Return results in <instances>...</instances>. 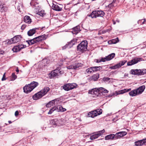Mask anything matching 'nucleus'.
<instances>
[{
	"mask_svg": "<svg viewBox=\"0 0 146 146\" xmlns=\"http://www.w3.org/2000/svg\"><path fill=\"white\" fill-rule=\"evenodd\" d=\"M80 31L79 27V26H76L73 28L72 32L73 34L76 35Z\"/></svg>",
	"mask_w": 146,
	"mask_h": 146,
	"instance_id": "c85d7f7f",
	"label": "nucleus"
},
{
	"mask_svg": "<svg viewBox=\"0 0 146 146\" xmlns=\"http://www.w3.org/2000/svg\"><path fill=\"white\" fill-rule=\"evenodd\" d=\"M96 62L97 63H99L102 62H105L104 59V58H102L100 59H96Z\"/></svg>",
	"mask_w": 146,
	"mask_h": 146,
	"instance_id": "8fccbe9b",
	"label": "nucleus"
},
{
	"mask_svg": "<svg viewBox=\"0 0 146 146\" xmlns=\"http://www.w3.org/2000/svg\"><path fill=\"white\" fill-rule=\"evenodd\" d=\"M99 90L100 95H103L104 94L107 93L108 92V90L102 87L99 88Z\"/></svg>",
	"mask_w": 146,
	"mask_h": 146,
	"instance_id": "5701e85b",
	"label": "nucleus"
},
{
	"mask_svg": "<svg viewBox=\"0 0 146 146\" xmlns=\"http://www.w3.org/2000/svg\"><path fill=\"white\" fill-rule=\"evenodd\" d=\"M130 74L138 76L142 75L141 69H132L130 70Z\"/></svg>",
	"mask_w": 146,
	"mask_h": 146,
	"instance_id": "2eb2a0df",
	"label": "nucleus"
},
{
	"mask_svg": "<svg viewBox=\"0 0 146 146\" xmlns=\"http://www.w3.org/2000/svg\"><path fill=\"white\" fill-rule=\"evenodd\" d=\"M26 42L28 43L29 45H32L35 43H36L34 38L31 40H27Z\"/></svg>",
	"mask_w": 146,
	"mask_h": 146,
	"instance_id": "c9c22d12",
	"label": "nucleus"
},
{
	"mask_svg": "<svg viewBox=\"0 0 146 146\" xmlns=\"http://www.w3.org/2000/svg\"><path fill=\"white\" fill-rule=\"evenodd\" d=\"M3 5V4H2V2L0 1V8Z\"/></svg>",
	"mask_w": 146,
	"mask_h": 146,
	"instance_id": "e2e57ef3",
	"label": "nucleus"
},
{
	"mask_svg": "<svg viewBox=\"0 0 146 146\" xmlns=\"http://www.w3.org/2000/svg\"><path fill=\"white\" fill-rule=\"evenodd\" d=\"M88 93L89 94L93 95L94 96H98L100 95L99 88H95L92 89L91 90H89Z\"/></svg>",
	"mask_w": 146,
	"mask_h": 146,
	"instance_id": "f8f14e48",
	"label": "nucleus"
},
{
	"mask_svg": "<svg viewBox=\"0 0 146 146\" xmlns=\"http://www.w3.org/2000/svg\"><path fill=\"white\" fill-rule=\"evenodd\" d=\"M82 64L80 63L75 62L71 64L70 65L67 66V68L68 69L77 70L80 67H81Z\"/></svg>",
	"mask_w": 146,
	"mask_h": 146,
	"instance_id": "6e6552de",
	"label": "nucleus"
},
{
	"mask_svg": "<svg viewBox=\"0 0 146 146\" xmlns=\"http://www.w3.org/2000/svg\"><path fill=\"white\" fill-rule=\"evenodd\" d=\"M97 113V111H95V110L91 111L88 113L87 116L88 117L94 118V117L97 116V115L96 114Z\"/></svg>",
	"mask_w": 146,
	"mask_h": 146,
	"instance_id": "412c9836",
	"label": "nucleus"
},
{
	"mask_svg": "<svg viewBox=\"0 0 146 146\" xmlns=\"http://www.w3.org/2000/svg\"><path fill=\"white\" fill-rule=\"evenodd\" d=\"M105 14L104 12L102 11H93L89 16H91L92 18H96L99 17H102Z\"/></svg>",
	"mask_w": 146,
	"mask_h": 146,
	"instance_id": "0eeeda50",
	"label": "nucleus"
},
{
	"mask_svg": "<svg viewBox=\"0 0 146 146\" xmlns=\"http://www.w3.org/2000/svg\"><path fill=\"white\" fill-rule=\"evenodd\" d=\"M36 29L35 28L27 32L28 35L29 36H32L35 33Z\"/></svg>",
	"mask_w": 146,
	"mask_h": 146,
	"instance_id": "2f4dec72",
	"label": "nucleus"
},
{
	"mask_svg": "<svg viewBox=\"0 0 146 146\" xmlns=\"http://www.w3.org/2000/svg\"><path fill=\"white\" fill-rule=\"evenodd\" d=\"M141 70L142 75L146 74V69H142Z\"/></svg>",
	"mask_w": 146,
	"mask_h": 146,
	"instance_id": "864d4df0",
	"label": "nucleus"
},
{
	"mask_svg": "<svg viewBox=\"0 0 146 146\" xmlns=\"http://www.w3.org/2000/svg\"><path fill=\"white\" fill-rule=\"evenodd\" d=\"M50 90L48 87H46L40 91L35 94L33 96L34 100H36L45 95Z\"/></svg>",
	"mask_w": 146,
	"mask_h": 146,
	"instance_id": "f257e3e1",
	"label": "nucleus"
},
{
	"mask_svg": "<svg viewBox=\"0 0 146 146\" xmlns=\"http://www.w3.org/2000/svg\"><path fill=\"white\" fill-rule=\"evenodd\" d=\"M146 20L145 19L139 20L137 21V23L140 25H142L145 23Z\"/></svg>",
	"mask_w": 146,
	"mask_h": 146,
	"instance_id": "a19ab883",
	"label": "nucleus"
},
{
	"mask_svg": "<svg viewBox=\"0 0 146 146\" xmlns=\"http://www.w3.org/2000/svg\"><path fill=\"white\" fill-rule=\"evenodd\" d=\"M105 139L106 140L109 139H115V134H111L107 135L105 137Z\"/></svg>",
	"mask_w": 146,
	"mask_h": 146,
	"instance_id": "b1692460",
	"label": "nucleus"
},
{
	"mask_svg": "<svg viewBox=\"0 0 146 146\" xmlns=\"http://www.w3.org/2000/svg\"><path fill=\"white\" fill-rule=\"evenodd\" d=\"M115 53H112L106 57H104V59L105 61H109L114 58L115 56Z\"/></svg>",
	"mask_w": 146,
	"mask_h": 146,
	"instance_id": "aec40b11",
	"label": "nucleus"
},
{
	"mask_svg": "<svg viewBox=\"0 0 146 146\" xmlns=\"http://www.w3.org/2000/svg\"><path fill=\"white\" fill-rule=\"evenodd\" d=\"M3 53H4V51L3 50H1L0 49V54H3Z\"/></svg>",
	"mask_w": 146,
	"mask_h": 146,
	"instance_id": "680f3d73",
	"label": "nucleus"
},
{
	"mask_svg": "<svg viewBox=\"0 0 146 146\" xmlns=\"http://www.w3.org/2000/svg\"><path fill=\"white\" fill-rule=\"evenodd\" d=\"M127 132L125 131L118 132L115 134V139H117L120 138L125 135L127 134Z\"/></svg>",
	"mask_w": 146,
	"mask_h": 146,
	"instance_id": "dca6fc26",
	"label": "nucleus"
},
{
	"mask_svg": "<svg viewBox=\"0 0 146 146\" xmlns=\"http://www.w3.org/2000/svg\"><path fill=\"white\" fill-rule=\"evenodd\" d=\"M50 90L48 87H46L40 91L35 94L33 96L34 100H36L45 95Z\"/></svg>",
	"mask_w": 146,
	"mask_h": 146,
	"instance_id": "f03ea898",
	"label": "nucleus"
},
{
	"mask_svg": "<svg viewBox=\"0 0 146 146\" xmlns=\"http://www.w3.org/2000/svg\"><path fill=\"white\" fill-rule=\"evenodd\" d=\"M38 14L41 16H44L45 14L42 12V11H40L38 12Z\"/></svg>",
	"mask_w": 146,
	"mask_h": 146,
	"instance_id": "5fc2aeb1",
	"label": "nucleus"
},
{
	"mask_svg": "<svg viewBox=\"0 0 146 146\" xmlns=\"http://www.w3.org/2000/svg\"><path fill=\"white\" fill-rule=\"evenodd\" d=\"M77 39H73L70 42H68L66 45L62 47V49L64 50L66 48H71L73 45H74L77 42Z\"/></svg>",
	"mask_w": 146,
	"mask_h": 146,
	"instance_id": "1a4fd4ad",
	"label": "nucleus"
},
{
	"mask_svg": "<svg viewBox=\"0 0 146 146\" xmlns=\"http://www.w3.org/2000/svg\"><path fill=\"white\" fill-rule=\"evenodd\" d=\"M13 40L12 39V38L11 39H8L7 40H6L4 42H5V44H11L14 43H13Z\"/></svg>",
	"mask_w": 146,
	"mask_h": 146,
	"instance_id": "ea45409f",
	"label": "nucleus"
},
{
	"mask_svg": "<svg viewBox=\"0 0 146 146\" xmlns=\"http://www.w3.org/2000/svg\"><path fill=\"white\" fill-rule=\"evenodd\" d=\"M26 25H25L24 24L21 27V29L22 30H24L25 29V28Z\"/></svg>",
	"mask_w": 146,
	"mask_h": 146,
	"instance_id": "4d7b16f0",
	"label": "nucleus"
},
{
	"mask_svg": "<svg viewBox=\"0 0 146 146\" xmlns=\"http://www.w3.org/2000/svg\"><path fill=\"white\" fill-rule=\"evenodd\" d=\"M105 132V131L104 129H103L102 130L100 131L95 132V134L90 137V139L92 140L97 138L98 137L102 135L103 133H104Z\"/></svg>",
	"mask_w": 146,
	"mask_h": 146,
	"instance_id": "9d476101",
	"label": "nucleus"
},
{
	"mask_svg": "<svg viewBox=\"0 0 146 146\" xmlns=\"http://www.w3.org/2000/svg\"><path fill=\"white\" fill-rule=\"evenodd\" d=\"M126 62L127 61L125 60L121 61L119 63L115 64L113 66H112L110 68L112 69H115L119 68L121 66L124 65Z\"/></svg>",
	"mask_w": 146,
	"mask_h": 146,
	"instance_id": "4468645a",
	"label": "nucleus"
},
{
	"mask_svg": "<svg viewBox=\"0 0 146 146\" xmlns=\"http://www.w3.org/2000/svg\"><path fill=\"white\" fill-rule=\"evenodd\" d=\"M24 21L26 23L30 24L32 22L31 19L29 16L26 15L25 16L23 19Z\"/></svg>",
	"mask_w": 146,
	"mask_h": 146,
	"instance_id": "4be33fe9",
	"label": "nucleus"
},
{
	"mask_svg": "<svg viewBox=\"0 0 146 146\" xmlns=\"http://www.w3.org/2000/svg\"><path fill=\"white\" fill-rule=\"evenodd\" d=\"M111 27L110 28V29H106V30H105L104 31H105V32H108L109 31H110V30H111Z\"/></svg>",
	"mask_w": 146,
	"mask_h": 146,
	"instance_id": "13d9d810",
	"label": "nucleus"
},
{
	"mask_svg": "<svg viewBox=\"0 0 146 146\" xmlns=\"http://www.w3.org/2000/svg\"><path fill=\"white\" fill-rule=\"evenodd\" d=\"M135 146H138L139 145H143L142 141L141 140L135 142Z\"/></svg>",
	"mask_w": 146,
	"mask_h": 146,
	"instance_id": "a18cd8bd",
	"label": "nucleus"
},
{
	"mask_svg": "<svg viewBox=\"0 0 146 146\" xmlns=\"http://www.w3.org/2000/svg\"><path fill=\"white\" fill-rule=\"evenodd\" d=\"M62 87L63 88L65 91H68L71 90V88H70L69 84H66Z\"/></svg>",
	"mask_w": 146,
	"mask_h": 146,
	"instance_id": "7c9ffc66",
	"label": "nucleus"
},
{
	"mask_svg": "<svg viewBox=\"0 0 146 146\" xmlns=\"http://www.w3.org/2000/svg\"><path fill=\"white\" fill-rule=\"evenodd\" d=\"M21 39L20 35L16 36L12 38L13 40V43H15L19 41Z\"/></svg>",
	"mask_w": 146,
	"mask_h": 146,
	"instance_id": "bb28decb",
	"label": "nucleus"
},
{
	"mask_svg": "<svg viewBox=\"0 0 146 146\" xmlns=\"http://www.w3.org/2000/svg\"><path fill=\"white\" fill-rule=\"evenodd\" d=\"M12 80H14L17 78V76L15 75L14 73H13L12 74Z\"/></svg>",
	"mask_w": 146,
	"mask_h": 146,
	"instance_id": "09e8293b",
	"label": "nucleus"
},
{
	"mask_svg": "<svg viewBox=\"0 0 146 146\" xmlns=\"http://www.w3.org/2000/svg\"><path fill=\"white\" fill-rule=\"evenodd\" d=\"M88 42L86 40L82 41L77 46V49L80 52L83 53L87 50Z\"/></svg>",
	"mask_w": 146,
	"mask_h": 146,
	"instance_id": "39448f33",
	"label": "nucleus"
},
{
	"mask_svg": "<svg viewBox=\"0 0 146 146\" xmlns=\"http://www.w3.org/2000/svg\"><path fill=\"white\" fill-rule=\"evenodd\" d=\"M95 111H97V113H96V114L97 115V116L100 115L102 113V110L101 109H98L96 110H95Z\"/></svg>",
	"mask_w": 146,
	"mask_h": 146,
	"instance_id": "de8ad7c7",
	"label": "nucleus"
},
{
	"mask_svg": "<svg viewBox=\"0 0 146 146\" xmlns=\"http://www.w3.org/2000/svg\"><path fill=\"white\" fill-rule=\"evenodd\" d=\"M19 114V113L18 111H17L15 112V116H17Z\"/></svg>",
	"mask_w": 146,
	"mask_h": 146,
	"instance_id": "bf43d9fd",
	"label": "nucleus"
},
{
	"mask_svg": "<svg viewBox=\"0 0 146 146\" xmlns=\"http://www.w3.org/2000/svg\"><path fill=\"white\" fill-rule=\"evenodd\" d=\"M30 5L31 6L35 9H38L37 7H38V4L34 0L31 1L30 3Z\"/></svg>",
	"mask_w": 146,
	"mask_h": 146,
	"instance_id": "a878e982",
	"label": "nucleus"
},
{
	"mask_svg": "<svg viewBox=\"0 0 146 146\" xmlns=\"http://www.w3.org/2000/svg\"><path fill=\"white\" fill-rule=\"evenodd\" d=\"M46 35H44L41 36H39L38 37L34 38L35 40L36 43L41 41L42 40H43L46 39Z\"/></svg>",
	"mask_w": 146,
	"mask_h": 146,
	"instance_id": "f3484780",
	"label": "nucleus"
},
{
	"mask_svg": "<svg viewBox=\"0 0 146 146\" xmlns=\"http://www.w3.org/2000/svg\"><path fill=\"white\" fill-rule=\"evenodd\" d=\"M5 73L3 75V77L1 79L2 81H4L6 80L5 78Z\"/></svg>",
	"mask_w": 146,
	"mask_h": 146,
	"instance_id": "6e6d98bb",
	"label": "nucleus"
},
{
	"mask_svg": "<svg viewBox=\"0 0 146 146\" xmlns=\"http://www.w3.org/2000/svg\"><path fill=\"white\" fill-rule=\"evenodd\" d=\"M51 122H52V124L54 125H59L58 122L59 121L57 119H55L53 120H52L51 121Z\"/></svg>",
	"mask_w": 146,
	"mask_h": 146,
	"instance_id": "58836bf2",
	"label": "nucleus"
},
{
	"mask_svg": "<svg viewBox=\"0 0 146 146\" xmlns=\"http://www.w3.org/2000/svg\"><path fill=\"white\" fill-rule=\"evenodd\" d=\"M50 90L48 87H46L40 91L35 94L33 96L34 100H36L45 95Z\"/></svg>",
	"mask_w": 146,
	"mask_h": 146,
	"instance_id": "7ed1b4c3",
	"label": "nucleus"
},
{
	"mask_svg": "<svg viewBox=\"0 0 146 146\" xmlns=\"http://www.w3.org/2000/svg\"><path fill=\"white\" fill-rule=\"evenodd\" d=\"M99 77V74H94L92 76L90 77V80H93L94 81H96Z\"/></svg>",
	"mask_w": 146,
	"mask_h": 146,
	"instance_id": "393cba45",
	"label": "nucleus"
},
{
	"mask_svg": "<svg viewBox=\"0 0 146 146\" xmlns=\"http://www.w3.org/2000/svg\"><path fill=\"white\" fill-rule=\"evenodd\" d=\"M128 74H125L124 76H128Z\"/></svg>",
	"mask_w": 146,
	"mask_h": 146,
	"instance_id": "338daca9",
	"label": "nucleus"
},
{
	"mask_svg": "<svg viewBox=\"0 0 146 146\" xmlns=\"http://www.w3.org/2000/svg\"><path fill=\"white\" fill-rule=\"evenodd\" d=\"M62 111H61L62 112H64L66 110V109L64 108H63L62 107Z\"/></svg>",
	"mask_w": 146,
	"mask_h": 146,
	"instance_id": "052dcab7",
	"label": "nucleus"
},
{
	"mask_svg": "<svg viewBox=\"0 0 146 146\" xmlns=\"http://www.w3.org/2000/svg\"><path fill=\"white\" fill-rule=\"evenodd\" d=\"M142 58H135L131 60L127 63L128 66H131L135 64L142 60Z\"/></svg>",
	"mask_w": 146,
	"mask_h": 146,
	"instance_id": "9b49d317",
	"label": "nucleus"
},
{
	"mask_svg": "<svg viewBox=\"0 0 146 146\" xmlns=\"http://www.w3.org/2000/svg\"><path fill=\"white\" fill-rule=\"evenodd\" d=\"M38 82L34 81L32 82L30 84L26 85L23 88L24 92L28 94L30 92L34 89L38 85Z\"/></svg>",
	"mask_w": 146,
	"mask_h": 146,
	"instance_id": "20e7f679",
	"label": "nucleus"
},
{
	"mask_svg": "<svg viewBox=\"0 0 146 146\" xmlns=\"http://www.w3.org/2000/svg\"><path fill=\"white\" fill-rule=\"evenodd\" d=\"M119 40L118 38H117L115 39H113L109 40L108 42L109 44H116L119 42Z\"/></svg>",
	"mask_w": 146,
	"mask_h": 146,
	"instance_id": "72a5a7b5",
	"label": "nucleus"
},
{
	"mask_svg": "<svg viewBox=\"0 0 146 146\" xmlns=\"http://www.w3.org/2000/svg\"><path fill=\"white\" fill-rule=\"evenodd\" d=\"M55 110L56 111V107H54L50 110L49 112H48V114H51Z\"/></svg>",
	"mask_w": 146,
	"mask_h": 146,
	"instance_id": "c03bdc74",
	"label": "nucleus"
},
{
	"mask_svg": "<svg viewBox=\"0 0 146 146\" xmlns=\"http://www.w3.org/2000/svg\"><path fill=\"white\" fill-rule=\"evenodd\" d=\"M129 94L130 96H134L138 95V93L136 91V89L133 90L130 92L129 93Z\"/></svg>",
	"mask_w": 146,
	"mask_h": 146,
	"instance_id": "473e14b6",
	"label": "nucleus"
},
{
	"mask_svg": "<svg viewBox=\"0 0 146 146\" xmlns=\"http://www.w3.org/2000/svg\"><path fill=\"white\" fill-rule=\"evenodd\" d=\"M131 90V89H127L122 90L118 91H116L117 95L123 94L125 92H129Z\"/></svg>",
	"mask_w": 146,
	"mask_h": 146,
	"instance_id": "cd10ccee",
	"label": "nucleus"
},
{
	"mask_svg": "<svg viewBox=\"0 0 146 146\" xmlns=\"http://www.w3.org/2000/svg\"><path fill=\"white\" fill-rule=\"evenodd\" d=\"M113 24H115L116 23L115 22V21L114 20H113Z\"/></svg>",
	"mask_w": 146,
	"mask_h": 146,
	"instance_id": "774afa93",
	"label": "nucleus"
},
{
	"mask_svg": "<svg viewBox=\"0 0 146 146\" xmlns=\"http://www.w3.org/2000/svg\"><path fill=\"white\" fill-rule=\"evenodd\" d=\"M145 88V86L144 85L140 86L139 88L136 89V91L138 94H141L144 91Z\"/></svg>",
	"mask_w": 146,
	"mask_h": 146,
	"instance_id": "6ab92c4d",
	"label": "nucleus"
},
{
	"mask_svg": "<svg viewBox=\"0 0 146 146\" xmlns=\"http://www.w3.org/2000/svg\"><path fill=\"white\" fill-rule=\"evenodd\" d=\"M26 47V45L21 44L15 46L12 49L13 51L14 52H17L21 50V49Z\"/></svg>",
	"mask_w": 146,
	"mask_h": 146,
	"instance_id": "ddd939ff",
	"label": "nucleus"
},
{
	"mask_svg": "<svg viewBox=\"0 0 146 146\" xmlns=\"http://www.w3.org/2000/svg\"><path fill=\"white\" fill-rule=\"evenodd\" d=\"M92 67H91L86 70V72L88 73H91L92 72H93V69L92 68Z\"/></svg>",
	"mask_w": 146,
	"mask_h": 146,
	"instance_id": "37998d69",
	"label": "nucleus"
},
{
	"mask_svg": "<svg viewBox=\"0 0 146 146\" xmlns=\"http://www.w3.org/2000/svg\"><path fill=\"white\" fill-rule=\"evenodd\" d=\"M56 111L57 112L61 111H62V106H58L56 107Z\"/></svg>",
	"mask_w": 146,
	"mask_h": 146,
	"instance_id": "49530a36",
	"label": "nucleus"
},
{
	"mask_svg": "<svg viewBox=\"0 0 146 146\" xmlns=\"http://www.w3.org/2000/svg\"><path fill=\"white\" fill-rule=\"evenodd\" d=\"M115 2H113L110 4H109L108 6H106V7L107 8H108V11H110L111 9H112V8L114 6V4Z\"/></svg>",
	"mask_w": 146,
	"mask_h": 146,
	"instance_id": "4c0bfd02",
	"label": "nucleus"
},
{
	"mask_svg": "<svg viewBox=\"0 0 146 146\" xmlns=\"http://www.w3.org/2000/svg\"><path fill=\"white\" fill-rule=\"evenodd\" d=\"M102 80L104 81L107 82L110 80V78L108 77H104Z\"/></svg>",
	"mask_w": 146,
	"mask_h": 146,
	"instance_id": "603ef678",
	"label": "nucleus"
},
{
	"mask_svg": "<svg viewBox=\"0 0 146 146\" xmlns=\"http://www.w3.org/2000/svg\"><path fill=\"white\" fill-rule=\"evenodd\" d=\"M17 9L19 11H20V9L19 8V7L18 6L17 7Z\"/></svg>",
	"mask_w": 146,
	"mask_h": 146,
	"instance_id": "69168bd1",
	"label": "nucleus"
},
{
	"mask_svg": "<svg viewBox=\"0 0 146 146\" xmlns=\"http://www.w3.org/2000/svg\"><path fill=\"white\" fill-rule=\"evenodd\" d=\"M69 85L70 86V88H71V90L75 88H76L77 85L76 84L73 83L72 84H69Z\"/></svg>",
	"mask_w": 146,
	"mask_h": 146,
	"instance_id": "79ce46f5",
	"label": "nucleus"
},
{
	"mask_svg": "<svg viewBox=\"0 0 146 146\" xmlns=\"http://www.w3.org/2000/svg\"><path fill=\"white\" fill-rule=\"evenodd\" d=\"M1 11L2 12L7 11L8 8L4 4H3L1 7L0 8Z\"/></svg>",
	"mask_w": 146,
	"mask_h": 146,
	"instance_id": "e433bc0d",
	"label": "nucleus"
},
{
	"mask_svg": "<svg viewBox=\"0 0 146 146\" xmlns=\"http://www.w3.org/2000/svg\"><path fill=\"white\" fill-rule=\"evenodd\" d=\"M57 99L53 100L52 101H50L46 105V107L47 108L50 107L52 106L55 103V101H57Z\"/></svg>",
	"mask_w": 146,
	"mask_h": 146,
	"instance_id": "c756f323",
	"label": "nucleus"
},
{
	"mask_svg": "<svg viewBox=\"0 0 146 146\" xmlns=\"http://www.w3.org/2000/svg\"><path fill=\"white\" fill-rule=\"evenodd\" d=\"M52 9L53 10L57 11H61L62 9V7H60L58 5L54 4L53 3H52Z\"/></svg>",
	"mask_w": 146,
	"mask_h": 146,
	"instance_id": "a211bd4d",
	"label": "nucleus"
},
{
	"mask_svg": "<svg viewBox=\"0 0 146 146\" xmlns=\"http://www.w3.org/2000/svg\"><path fill=\"white\" fill-rule=\"evenodd\" d=\"M16 72H19V70L18 67H17V69L16 70Z\"/></svg>",
	"mask_w": 146,
	"mask_h": 146,
	"instance_id": "0e129e2a",
	"label": "nucleus"
},
{
	"mask_svg": "<svg viewBox=\"0 0 146 146\" xmlns=\"http://www.w3.org/2000/svg\"><path fill=\"white\" fill-rule=\"evenodd\" d=\"M64 73V72L62 70L58 68L57 69L52 71L49 75L50 78H53L54 77H56L57 78L59 77V76L62 74Z\"/></svg>",
	"mask_w": 146,
	"mask_h": 146,
	"instance_id": "423d86ee",
	"label": "nucleus"
},
{
	"mask_svg": "<svg viewBox=\"0 0 146 146\" xmlns=\"http://www.w3.org/2000/svg\"><path fill=\"white\" fill-rule=\"evenodd\" d=\"M92 68L93 69V72H95L101 70L102 67L101 66H93Z\"/></svg>",
	"mask_w": 146,
	"mask_h": 146,
	"instance_id": "f704fd0d",
	"label": "nucleus"
},
{
	"mask_svg": "<svg viewBox=\"0 0 146 146\" xmlns=\"http://www.w3.org/2000/svg\"><path fill=\"white\" fill-rule=\"evenodd\" d=\"M143 145H146V138L141 140Z\"/></svg>",
	"mask_w": 146,
	"mask_h": 146,
	"instance_id": "3c124183",
	"label": "nucleus"
}]
</instances>
